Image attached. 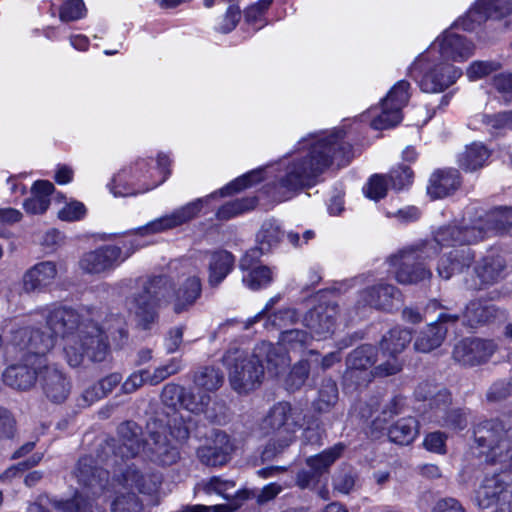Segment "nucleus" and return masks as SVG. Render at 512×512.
Masks as SVG:
<instances>
[{
  "label": "nucleus",
  "mask_w": 512,
  "mask_h": 512,
  "mask_svg": "<svg viewBox=\"0 0 512 512\" xmlns=\"http://www.w3.org/2000/svg\"><path fill=\"white\" fill-rule=\"evenodd\" d=\"M342 130L318 139L310 147L308 154L293 160L286 168L285 175L270 192L274 200L285 201L294 192L316 184L318 177L330 166H346L353 158L352 145L344 140Z\"/></svg>",
  "instance_id": "1"
},
{
  "label": "nucleus",
  "mask_w": 512,
  "mask_h": 512,
  "mask_svg": "<svg viewBox=\"0 0 512 512\" xmlns=\"http://www.w3.org/2000/svg\"><path fill=\"white\" fill-rule=\"evenodd\" d=\"M175 285L165 275L155 276L143 283L142 289L134 293L129 301V310L135 315L137 325L148 330L158 320L157 307L172 304Z\"/></svg>",
  "instance_id": "2"
},
{
  "label": "nucleus",
  "mask_w": 512,
  "mask_h": 512,
  "mask_svg": "<svg viewBox=\"0 0 512 512\" xmlns=\"http://www.w3.org/2000/svg\"><path fill=\"white\" fill-rule=\"evenodd\" d=\"M262 427L274 435L263 452L269 458L281 453L295 440L296 432L301 427V411L287 401L277 402L264 417Z\"/></svg>",
  "instance_id": "3"
},
{
  "label": "nucleus",
  "mask_w": 512,
  "mask_h": 512,
  "mask_svg": "<svg viewBox=\"0 0 512 512\" xmlns=\"http://www.w3.org/2000/svg\"><path fill=\"white\" fill-rule=\"evenodd\" d=\"M439 249L434 242H418L389 257V262L397 266L396 280L400 284H418L429 280L432 272L426 267L427 260L435 258Z\"/></svg>",
  "instance_id": "4"
},
{
  "label": "nucleus",
  "mask_w": 512,
  "mask_h": 512,
  "mask_svg": "<svg viewBox=\"0 0 512 512\" xmlns=\"http://www.w3.org/2000/svg\"><path fill=\"white\" fill-rule=\"evenodd\" d=\"M476 448L490 463L505 462L512 452V425L494 418L476 423L473 428Z\"/></svg>",
  "instance_id": "5"
},
{
  "label": "nucleus",
  "mask_w": 512,
  "mask_h": 512,
  "mask_svg": "<svg viewBox=\"0 0 512 512\" xmlns=\"http://www.w3.org/2000/svg\"><path fill=\"white\" fill-rule=\"evenodd\" d=\"M64 352L72 367L81 365L84 357L92 362H102L109 353L108 337L97 323L87 321L65 344Z\"/></svg>",
  "instance_id": "6"
},
{
  "label": "nucleus",
  "mask_w": 512,
  "mask_h": 512,
  "mask_svg": "<svg viewBox=\"0 0 512 512\" xmlns=\"http://www.w3.org/2000/svg\"><path fill=\"white\" fill-rule=\"evenodd\" d=\"M229 382L238 393H248L258 388L264 377V364L255 357V349L248 354L239 348L229 349L223 356Z\"/></svg>",
  "instance_id": "7"
},
{
  "label": "nucleus",
  "mask_w": 512,
  "mask_h": 512,
  "mask_svg": "<svg viewBox=\"0 0 512 512\" xmlns=\"http://www.w3.org/2000/svg\"><path fill=\"white\" fill-rule=\"evenodd\" d=\"M314 301V306L304 315L303 323L312 336L326 339L334 333L339 305L330 292L317 293Z\"/></svg>",
  "instance_id": "8"
},
{
  "label": "nucleus",
  "mask_w": 512,
  "mask_h": 512,
  "mask_svg": "<svg viewBox=\"0 0 512 512\" xmlns=\"http://www.w3.org/2000/svg\"><path fill=\"white\" fill-rule=\"evenodd\" d=\"M11 344L22 356L31 360L49 362L47 354L54 347V335L32 326L18 328L12 331Z\"/></svg>",
  "instance_id": "9"
},
{
  "label": "nucleus",
  "mask_w": 512,
  "mask_h": 512,
  "mask_svg": "<svg viewBox=\"0 0 512 512\" xmlns=\"http://www.w3.org/2000/svg\"><path fill=\"white\" fill-rule=\"evenodd\" d=\"M145 440L142 438V428L134 421L122 422L117 428V438L105 441L104 449H108L114 455V463L117 458L122 461L135 458L144 450Z\"/></svg>",
  "instance_id": "10"
},
{
  "label": "nucleus",
  "mask_w": 512,
  "mask_h": 512,
  "mask_svg": "<svg viewBox=\"0 0 512 512\" xmlns=\"http://www.w3.org/2000/svg\"><path fill=\"white\" fill-rule=\"evenodd\" d=\"M512 13V0H477L455 26L465 31H474L488 19L501 20Z\"/></svg>",
  "instance_id": "11"
},
{
  "label": "nucleus",
  "mask_w": 512,
  "mask_h": 512,
  "mask_svg": "<svg viewBox=\"0 0 512 512\" xmlns=\"http://www.w3.org/2000/svg\"><path fill=\"white\" fill-rule=\"evenodd\" d=\"M133 252V250L124 252L116 245H103L84 253L79 260V268L83 273L91 275L109 272L130 257Z\"/></svg>",
  "instance_id": "12"
},
{
  "label": "nucleus",
  "mask_w": 512,
  "mask_h": 512,
  "mask_svg": "<svg viewBox=\"0 0 512 512\" xmlns=\"http://www.w3.org/2000/svg\"><path fill=\"white\" fill-rule=\"evenodd\" d=\"M217 195L218 192L216 191L206 197L191 201L175 209L170 214L148 223L145 227L140 228L139 231L142 235L159 233L186 224L195 219L200 214L204 205H207Z\"/></svg>",
  "instance_id": "13"
},
{
  "label": "nucleus",
  "mask_w": 512,
  "mask_h": 512,
  "mask_svg": "<svg viewBox=\"0 0 512 512\" xmlns=\"http://www.w3.org/2000/svg\"><path fill=\"white\" fill-rule=\"evenodd\" d=\"M409 82L400 80L389 91L382 102L381 114L372 121V127L383 130L394 127L402 120V108L409 100Z\"/></svg>",
  "instance_id": "14"
},
{
  "label": "nucleus",
  "mask_w": 512,
  "mask_h": 512,
  "mask_svg": "<svg viewBox=\"0 0 512 512\" xmlns=\"http://www.w3.org/2000/svg\"><path fill=\"white\" fill-rule=\"evenodd\" d=\"M45 363L21 356L19 362L9 365L2 378L6 386L22 392L32 390L39 381Z\"/></svg>",
  "instance_id": "15"
},
{
  "label": "nucleus",
  "mask_w": 512,
  "mask_h": 512,
  "mask_svg": "<svg viewBox=\"0 0 512 512\" xmlns=\"http://www.w3.org/2000/svg\"><path fill=\"white\" fill-rule=\"evenodd\" d=\"M411 340V331L401 327H394L383 335L380 341V349L384 355L391 357L392 360L376 367L379 375H394L401 370V364L396 359V355L403 352Z\"/></svg>",
  "instance_id": "16"
},
{
  "label": "nucleus",
  "mask_w": 512,
  "mask_h": 512,
  "mask_svg": "<svg viewBox=\"0 0 512 512\" xmlns=\"http://www.w3.org/2000/svg\"><path fill=\"white\" fill-rule=\"evenodd\" d=\"M459 314L441 312L436 321L426 325L415 336L414 349L417 352L429 353L441 346L446 338L448 325L455 324Z\"/></svg>",
  "instance_id": "17"
},
{
  "label": "nucleus",
  "mask_w": 512,
  "mask_h": 512,
  "mask_svg": "<svg viewBox=\"0 0 512 512\" xmlns=\"http://www.w3.org/2000/svg\"><path fill=\"white\" fill-rule=\"evenodd\" d=\"M496 349L497 345L491 340L465 338L454 346L452 357L463 366L473 367L486 363Z\"/></svg>",
  "instance_id": "18"
},
{
  "label": "nucleus",
  "mask_w": 512,
  "mask_h": 512,
  "mask_svg": "<svg viewBox=\"0 0 512 512\" xmlns=\"http://www.w3.org/2000/svg\"><path fill=\"white\" fill-rule=\"evenodd\" d=\"M377 360V350L373 345L365 344L354 349L346 358L347 369L345 380L362 385L370 382L372 373L369 371Z\"/></svg>",
  "instance_id": "19"
},
{
  "label": "nucleus",
  "mask_w": 512,
  "mask_h": 512,
  "mask_svg": "<svg viewBox=\"0 0 512 512\" xmlns=\"http://www.w3.org/2000/svg\"><path fill=\"white\" fill-rule=\"evenodd\" d=\"M482 233L481 228H477L475 222L471 226L450 224L440 227L432 240L423 242H434L439 250L442 246L464 247L483 240Z\"/></svg>",
  "instance_id": "20"
},
{
  "label": "nucleus",
  "mask_w": 512,
  "mask_h": 512,
  "mask_svg": "<svg viewBox=\"0 0 512 512\" xmlns=\"http://www.w3.org/2000/svg\"><path fill=\"white\" fill-rule=\"evenodd\" d=\"M233 451L230 437L224 431L217 430L209 443L197 449L196 455L200 463L207 467H221L230 461Z\"/></svg>",
  "instance_id": "21"
},
{
  "label": "nucleus",
  "mask_w": 512,
  "mask_h": 512,
  "mask_svg": "<svg viewBox=\"0 0 512 512\" xmlns=\"http://www.w3.org/2000/svg\"><path fill=\"white\" fill-rule=\"evenodd\" d=\"M117 478L123 486L135 488L140 493L148 495L157 492L162 483L161 473L135 463L127 465Z\"/></svg>",
  "instance_id": "22"
},
{
  "label": "nucleus",
  "mask_w": 512,
  "mask_h": 512,
  "mask_svg": "<svg viewBox=\"0 0 512 512\" xmlns=\"http://www.w3.org/2000/svg\"><path fill=\"white\" fill-rule=\"evenodd\" d=\"M39 382L46 398L56 404L63 403L71 391V383L66 375L54 364L45 363Z\"/></svg>",
  "instance_id": "23"
},
{
  "label": "nucleus",
  "mask_w": 512,
  "mask_h": 512,
  "mask_svg": "<svg viewBox=\"0 0 512 512\" xmlns=\"http://www.w3.org/2000/svg\"><path fill=\"white\" fill-rule=\"evenodd\" d=\"M83 323L79 313L68 307L54 308L46 316L47 328L50 330L49 333L54 335V341L58 336L67 340L76 336L74 332L78 333Z\"/></svg>",
  "instance_id": "24"
},
{
  "label": "nucleus",
  "mask_w": 512,
  "mask_h": 512,
  "mask_svg": "<svg viewBox=\"0 0 512 512\" xmlns=\"http://www.w3.org/2000/svg\"><path fill=\"white\" fill-rule=\"evenodd\" d=\"M461 75V69L450 63L441 62L424 73L419 85L424 92L439 93L453 85Z\"/></svg>",
  "instance_id": "25"
},
{
  "label": "nucleus",
  "mask_w": 512,
  "mask_h": 512,
  "mask_svg": "<svg viewBox=\"0 0 512 512\" xmlns=\"http://www.w3.org/2000/svg\"><path fill=\"white\" fill-rule=\"evenodd\" d=\"M73 473L78 483L93 494L102 492L109 481V472L98 466L96 461L89 456L81 457L78 460Z\"/></svg>",
  "instance_id": "26"
},
{
  "label": "nucleus",
  "mask_w": 512,
  "mask_h": 512,
  "mask_svg": "<svg viewBox=\"0 0 512 512\" xmlns=\"http://www.w3.org/2000/svg\"><path fill=\"white\" fill-rule=\"evenodd\" d=\"M143 452L150 461L163 466L172 465L180 458L177 447L170 443L165 434L158 431L149 433Z\"/></svg>",
  "instance_id": "27"
},
{
  "label": "nucleus",
  "mask_w": 512,
  "mask_h": 512,
  "mask_svg": "<svg viewBox=\"0 0 512 512\" xmlns=\"http://www.w3.org/2000/svg\"><path fill=\"white\" fill-rule=\"evenodd\" d=\"M259 257L258 250H249L239 263V267L243 271L242 281L252 290L265 287L272 281L271 269L259 265Z\"/></svg>",
  "instance_id": "28"
},
{
  "label": "nucleus",
  "mask_w": 512,
  "mask_h": 512,
  "mask_svg": "<svg viewBox=\"0 0 512 512\" xmlns=\"http://www.w3.org/2000/svg\"><path fill=\"white\" fill-rule=\"evenodd\" d=\"M436 47L443 59L453 61H465L473 55L475 48L464 36L448 30L433 44V48Z\"/></svg>",
  "instance_id": "29"
},
{
  "label": "nucleus",
  "mask_w": 512,
  "mask_h": 512,
  "mask_svg": "<svg viewBox=\"0 0 512 512\" xmlns=\"http://www.w3.org/2000/svg\"><path fill=\"white\" fill-rule=\"evenodd\" d=\"M481 228L483 239L490 235H505L512 228V207H497L485 212L475 220Z\"/></svg>",
  "instance_id": "30"
},
{
  "label": "nucleus",
  "mask_w": 512,
  "mask_h": 512,
  "mask_svg": "<svg viewBox=\"0 0 512 512\" xmlns=\"http://www.w3.org/2000/svg\"><path fill=\"white\" fill-rule=\"evenodd\" d=\"M58 274L53 261H42L29 268L22 277L23 290L26 293L41 292L49 287Z\"/></svg>",
  "instance_id": "31"
},
{
  "label": "nucleus",
  "mask_w": 512,
  "mask_h": 512,
  "mask_svg": "<svg viewBox=\"0 0 512 512\" xmlns=\"http://www.w3.org/2000/svg\"><path fill=\"white\" fill-rule=\"evenodd\" d=\"M507 268L505 257L498 252L490 251L476 263L474 271L482 284L493 285L505 278Z\"/></svg>",
  "instance_id": "32"
},
{
  "label": "nucleus",
  "mask_w": 512,
  "mask_h": 512,
  "mask_svg": "<svg viewBox=\"0 0 512 512\" xmlns=\"http://www.w3.org/2000/svg\"><path fill=\"white\" fill-rule=\"evenodd\" d=\"M401 301V292L391 284H378L361 291L359 303L375 309L390 311Z\"/></svg>",
  "instance_id": "33"
},
{
  "label": "nucleus",
  "mask_w": 512,
  "mask_h": 512,
  "mask_svg": "<svg viewBox=\"0 0 512 512\" xmlns=\"http://www.w3.org/2000/svg\"><path fill=\"white\" fill-rule=\"evenodd\" d=\"M475 259V253L469 246L454 248L445 254L438 262L437 272L443 279L468 269Z\"/></svg>",
  "instance_id": "34"
},
{
  "label": "nucleus",
  "mask_w": 512,
  "mask_h": 512,
  "mask_svg": "<svg viewBox=\"0 0 512 512\" xmlns=\"http://www.w3.org/2000/svg\"><path fill=\"white\" fill-rule=\"evenodd\" d=\"M202 295V281L197 275L188 276L174 291L173 312H188Z\"/></svg>",
  "instance_id": "35"
},
{
  "label": "nucleus",
  "mask_w": 512,
  "mask_h": 512,
  "mask_svg": "<svg viewBox=\"0 0 512 512\" xmlns=\"http://www.w3.org/2000/svg\"><path fill=\"white\" fill-rule=\"evenodd\" d=\"M511 474L508 472L494 473L486 476L478 491L479 505L483 508L497 505L500 502L502 494L510 484Z\"/></svg>",
  "instance_id": "36"
},
{
  "label": "nucleus",
  "mask_w": 512,
  "mask_h": 512,
  "mask_svg": "<svg viewBox=\"0 0 512 512\" xmlns=\"http://www.w3.org/2000/svg\"><path fill=\"white\" fill-rule=\"evenodd\" d=\"M255 357L260 362L266 363L269 373L278 376L284 372L290 365V358L281 346H276L270 342H261L255 346Z\"/></svg>",
  "instance_id": "37"
},
{
  "label": "nucleus",
  "mask_w": 512,
  "mask_h": 512,
  "mask_svg": "<svg viewBox=\"0 0 512 512\" xmlns=\"http://www.w3.org/2000/svg\"><path fill=\"white\" fill-rule=\"evenodd\" d=\"M492 150L483 142H472L458 155L459 167L465 172H475L488 164Z\"/></svg>",
  "instance_id": "38"
},
{
  "label": "nucleus",
  "mask_w": 512,
  "mask_h": 512,
  "mask_svg": "<svg viewBox=\"0 0 512 512\" xmlns=\"http://www.w3.org/2000/svg\"><path fill=\"white\" fill-rule=\"evenodd\" d=\"M461 184V177L457 170H438L429 180L427 193L434 199L444 198L455 192Z\"/></svg>",
  "instance_id": "39"
},
{
  "label": "nucleus",
  "mask_w": 512,
  "mask_h": 512,
  "mask_svg": "<svg viewBox=\"0 0 512 512\" xmlns=\"http://www.w3.org/2000/svg\"><path fill=\"white\" fill-rule=\"evenodd\" d=\"M234 256L226 250L214 251L208 264V285L216 288L234 267Z\"/></svg>",
  "instance_id": "40"
},
{
  "label": "nucleus",
  "mask_w": 512,
  "mask_h": 512,
  "mask_svg": "<svg viewBox=\"0 0 512 512\" xmlns=\"http://www.w3.org/2000/svg\"><path fill=\"white\" fill-rule=\"evenodd\" d=\"M196 489L202 490L206 494H217L223 499L231 501L227 505L237 504V508L239 507L238 497L240 490L236 488V484L232 480H225L219 476H213L198 483Z\"/></svg>",
  "instance_id": "41"
},
{
  "label": "nucleus",
  "mask_w": 512,
  "mask_h": 512,
  "mask_svg": "<svg viewBox=\"0 0 512 512\" xmlns=\"http://www.w3.org/2000/svg\"><path fill=\"white\" fill-rule=\"evenodd\" d=\"M54 191V185L45 180L36 181L31 189L32 197L26 199L23 203L24 210L29 214H42L49 205V196Z\"/></svg>",
  "instance_id": "42"
},
{
  "label": "nucleus",
  "mask_w": 512,
  "mask_h": 512,
  "mask_svg": "<svg viewBox=\"0 0 512 512\" xmlns=\"http://www.w3.org/2000/svg\"><path fill=\"white\" fill-rule=\"evenodd\" d=\"M419 422L415 417H404L387 429L389 440L399 445L410 444L418 434Z\"/></svg>",
  "instance_id": "43"
},
{
  "label": "nucleus",
  "mask_w": 512,
  "mask_h": 512,
  "mask_svg": "<svg viewBox=\"0 0 512 512\" xmlns=\"http://www.w3.org/2000/svg\"><path fill=\"white\" fill-rule=\"evenodd\" d=\"M284 236L280 225L274 220L265 221L257 234V247L252 250H258L259 255L270 252L278 246Z\"/></svg>",
  "instance_id": "44"
},
{
  "label": "nucleus",
  "mask_w": 512,
  "mask_h": 512,
  "mask_svg": "<svg viewBox=\"0 0 512 512\" xmlns=\"http://www.w3.org/2000/svg\"><path fill=\"white\" fill-rule=\"evenodd\" d=\"M406 406V398L402 395H395L384 405L381 416L375 418L371 423V435L375 438L386 429L389 419L401 414Z\"/></svg>",
  "instance_id": "45"
},
{
  "label": "nucleus",
  "mask_w": 512,
  "mask_h": 512,
  "mask_svg": "<svg viewBox=\"0 0 512 512\" xmlns=\"http://www.w3.org/2000/svg\"><path fill=\"white\" fill-rule=\"evenodd\" d=\"M344 450L345 445L337 443L317 455L308 457L305 463L320 478L321 475L329 471V468L342 455Z\"/></svg>",
  "instance_id": "46"
},
{
  "label": "nucleus",
  "mask_w": 512,
  "mask_h": 512,
  "mask_svg": "<svg viewBox=\"0 0 512 512\" xmlns=\"http://www.w3.org/2000/svg\"><path fill=\"white\" fill-rule=\"evenodd\" d=\"M338 398L336 382L332 379H324L319 388L318 396L312 403L313 409L319 414L329 413L337 405Z\"/></svg>",
  "instance_id": "47"
},
{
  "label": "nucleus",
  "mask_w": 512,
  "mask_h": 512,
  "mask_svg": "<svg viewBox=\"0 0 512 512\" xmlns=\"http://www.w3.org/2000/svg\"><path fill=\"white\" fill-rule=\"evenodd\" d=\"M499 313V309L494 305L483 300H473L467 304L464 316L470 325L484 324L494 320Z\"/></svg>",
  "instance_id": "48"
},
{
  "label": "nucleus",
  "mask_w": 512,
  "mask_h": 512,
  "mask_svg": "<svg viewBox=\"0 0 512 512\" xmlns=\"http://www.w3.org/2000/svg\"><path fill=\"white\" fill-rule=\"evenodd\" d=\"M224 382V374L215 366L199 367L193 374V383L201 390L213 392L218 390Z\"/></svg>",
  "instance_id": "49"
},
{
  "label": "nucleus",
  "mask_w": 512,
  "mask_h": 512,
  "mask_svg": "<svg viewBox=\"0 0 512 512\" xmlns=\"http://www.w3.org/2000/svg\"><path fill=\"white\" fill-rule=\"evenodd\" d=\"M52 505L63 512H105L95 503L93 498L76 493L71 499L65 501H51Z\"/></svg>",
  "instance_id": "50"
},
{
  "label": "nucleus",
  "mask_w": 512,
  "mask_h": 512,
  "mask_svg": "<svg viewBox=\"0 0 512 512\" xmlns=\"http://www.w3.org/2000/svg\"><path fill=\"white\" fill-rule=\"evenodd\" d=\"M257 202V197H245L229 201L217 210L216 218L222 221L229 220L237 215L254 209Z\"/></svg>",
  "instance_id": "51"
},
{
  "label": "nucleus",
  "mask_w": 512,
  "mask_h": 512,
  "mask_svg": "<svg viewBox=\"0 0 512 512\" xmlns=\"http://www.w3.org/2000/svg\"><path fill=\"white\" fill-rule=\"evenodd\" d=\"M438 424L450 431L460 432L468 426V412L461 407L448 408L437 419Z\"/></svg>",
  "instance_id": "52"
},
{
  "label": "nucleus",
  "mask_w": 512,
  "mask_h": 512,
  "mask_svg": "<svg viewBox=\"0 0 512 512\" xmlns=\"http://www.w3.org/2000/svg\"><path fill=\"white\" fill-rule=\"evenodd\" d=\"M122 377L118 373H112L100 380L97 384L86 389L83 397L87 402H94L111 393L113 389L120 383Z\"/></svg>",
  "instance_id": "53"
},
{
  "label": "nucleus",
  "mask_w": 512,
  "mask_h": 512,
  "mask_svg": "<svg viewBox=\"0 0 512 512\" xmlns=\"http://www.w3.org/2000/svg\"><path fill=\"white\" fill-rule=\"evenodd\" d=\"M299 314L294 308H283L266 317L264 326L267 330H283L295 324Z\"/></svg>",
  "instance_id": "54"
},
{
  "label": "nucleus",
  "mask_w": 512,
  "mask_h": 512,
  "mask_svg": "<svg viewBox=\"0 0 512 512\" xmlns=\"http://www.w3.org/2000/svg\"><path fill=\"white\" fill-rule=\"evenodd\" d=\"M263 180V169L252 170L230 182L218 192L220 196H228L239 192L245 188L251 187Z\"/></svg>",
  "instance_id": "55"
},
{
  "label": "nucleus",
  "mask_w": 512,
  "mask_h": 512,
  "mask_svg": "<svg viewBox=\"0 0 512 512\" xmlns=\"http://www.w3.org/2000/svg\"><path fill=\"white\" fill-rule=\"evenodd\" d=\"M311 339L312 335L301 329H285L279 337L280 343L291 350L303 349Z\"/></svg>",
  "instance_id": "56"
},
{
  "label": "nucleus",
  "mask_w": 512,
  "mask_h": 512,
  "mask_svg": "<svg viewBox=\"0 0 512 512\" xmlns=\"http://www.w3.org/2000/svg\"><path fill=\"white\" fill-rule=\"evenodd\" d=\"M143 503L133 492L119 493L111 502L112 512H142Z\"/></svg>",
  "instance_id": "57"
},
{
  "label": "nucleus",
  "mask_w": 512,
  "mask_h": 512,
  "mask_svg": "<svg viewBox=\"0 0 512 512\" xmlns=\"http://www.w3.org/2000/svg\"><path fill=\"white\" fill-rule=\"evenodd\" d=\"M209 401L210 396L206 394L197 396L193 391L187 390L184 387V393L179 407L193 414H201L207 412L206 409Z\"/></svg>",
  "instance_id": "58"
},
{
  "label": "nucleus",
  "mask_w": 512,
  "mask_h": 512,
  "mask_svg": "<svg viewBox=\"0 0 512 512\" xmlns=\"http://www.w3.org/2000/svg\"><path fill=\"white\" fill-rule=\"evenodd\" d=\"M452 404V395L448 389L442 387L439 391L433 396L431 400L427 402V406L429 411H431L435 420L442 415Z\"/></svg>",
  "instance_id": "59"
},
{
  "label": "nucleus",
  "mask_w": 512,
  "mask_h": 512,
  "mask_svg": "<svg viewBox=\"0 0 512 512\" xmlns=\"http://www.w3.org/2000/svg\"><path fill=\"white\" fill-rule=\"evenodd\" d=\"M272 1L273 0H259L246 9L245 20L248 24L254 26V30H259L265 25L263 16Z\"/></svg>",
  "instance_id": "60"
},
{
  "label": "nucleus",
  "mask_w": 512,
  "mask_h": 512,
  "mask_svg": "<svg viewBox=\"0 0 512 512\" xmlns=\"http://www.w3.org/2000/svg\"><path fill=\"white\" fill-rule=\"evenodd\" d=\"M501 68L502 64L498 61H474L467 68L466 74L470 80H476L499 71Z\"/></svg>",
  "instance_id": "61"
},
{
  "label": "nucleus",
  "mask_w": 512,
  "mask_h": 512,
  "mask_svg": "<svg viewBox=\"0 0 512 512\" xmlns=\"http://www.w3.org/2000/svg\"><path fill=\"white\" fill-rule=\"evenodd\" d=\"M184 386L176 383H168L162 388L160 399L163 405L177 409L183 397Z\"/></svg>",
  "instance_id": "62"
},
{
  "label": "nucleus",
  "mask_w": 512,
  "mask_h": 512,
  "mask_svg": "<svg viewBox=\"0 0 512 512\" xmlns=\"http://www.w3.org/2000/svg\"><path fill=\"white\" fill-rule=\"evenodd\" d=\"M365 195L373 200H380L386 196L387 193V179L386 176L375 174L370 179L367 185L363 188Z\"/></svg>",
  "instance_id": "63"
},
{
  "label": "nucleus",
  "mask_w": 512,
  "mask_h": 512,
  "mask_svg": "<svg viewBox=\"0 0 512 512\" xmlns=\"http://www.w3.org/2000/svg\"><path fill=\"white\" fill-rule=\"evenodd\" d=\"M309 376V364L306 361H300L291 369L286 384L290 390H298L302 387Z\"/></svg>",
  "instance_id": "64"
}]
</instances>
